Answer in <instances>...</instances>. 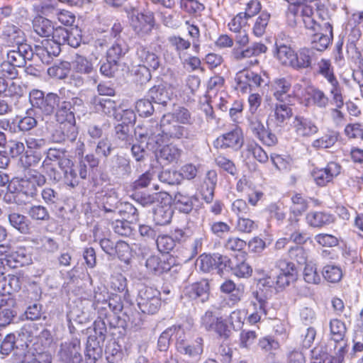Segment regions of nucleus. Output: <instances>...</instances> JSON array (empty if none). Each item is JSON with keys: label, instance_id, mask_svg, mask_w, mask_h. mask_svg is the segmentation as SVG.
I'll use <instances>...</instances> for the list:
<instances>
[{"label": "nucleus", "instance_id": "1", "mask_svg": "<svg viewBox=\"0 0 363 363\" xmlns=\"http://www.w3.org/2000/svg\"><path fill=\"white\" fill-rule=\"evenodd\" d=\"M46 182V179L42 174L34 172L21 179L16 187L13 195V201L18 205L25 204L28 199L33 198L37 194L38 186H42Z\"/></svg>", "mask_w": 363, "mask_h": 363}, {"label": "nucleus", "instance_id": "2", "mask_svg": "<svg viewBox=\"0 0 363 363\" xmlns=\"http://www.w3.org/2000/svg\"><path fill=\"white\" fill-rule=\"evenodd\" d=\"M130 26L135 35L143 38L149 35L155 25L152 13H142L134 6H128L124 8Z\"/></svg>", "mask_w": 363, "mask_h": 363}, {"label": "nucleus", "instance_id": "3", "mask_svg": "<svg viewBox=\"0 0 363 363\" xmlns=\"http://www.w3.org/2000/svg\"><path fill=\"white\" fill-rule=\"evenodd\" d=\"M236 89L242 93H247L253 88H264L269 85V79L265 72L257 73L250 69L238 72L235 77Z\"/></svg>", "mask_w": 363, "mask_h": 363}, {"label": "nucleus", "instance_id": "4", "mask_svg": "<svg viewBox=\"0 0 363 363\" xmlns=\"http://www.w3.org/2000/svg\"><path fill=\"white\" fill-rule=\"evenodd\" d=\"M61 98L55 93L50 92L45 95L44 92L33 89L29 94V101L35 109L45 116L55 113L56 108L60 106Z\"/></svg>", "mask_w": 363, "mask_h": 363}, {"label": "nucleus", "instance_id": "5", "mask_svg": "<svg viewBox=\"0 0 363 363\" xmlns=\"http://www.w3.org/2000/svg\"><path fill=\"white\" fill-rule=\"evenodd\" d=\"M136 301L143 313L155 314L161 306L160 292L155 288L143 286L138 291Z\"/></svg>", "mask_w": 363, "mask_h": 363}, {"label": "nucleus", "instance_id": "6", "mask_svg": "<svg viewBox=\"0 0 363 363\" xmlns=\"http://www.w3.org/2000/svg\"><path fill=\"white\" fill-rule=\"evenodd\" d=\"M4 247L5 249L1 252L0 262H2L1 267L6 272L7 269L18 268L28 265L31 262L30 255L25 248L21 247L15 251L10 252L9 246L4 245Z\"/></svg>", "mask_w": 363, "mask_h": 363}, {"label": "nucleus", "instance_id": "7", "mask_svg": "<svg viewBox=\"0 0 363 363\" xmlns=\"http://www.w3.org/2000/svg\"><path fill=\"white\" fill-rule=\"evenodd\" d=\"M97 45L102 46L100 40H96L94 45L89 46V50L91 52L90 58H87L80 54L74 55L72 62V67L75 72L80 74L89 75L96 71L94 64L98 60L99 55V53L95 52Z\"/></svg>", "mask_w": 363, "mask_h": 363}, {"label": "nucleus", "instance_id": "8", "mask_svg": "<svg viewBox=\"0 0 363 363\" xmlns=\"http://www.w3.org/2000/svg\"><path fill=\"white\" fill-rule=\"evenodd\" d=\"M201 325L206 331L213 332L223 339L230 336V330L225 320L212 311H206L201 316Z\"/></svg>", "mask_w": 363, "mask_h": 363}, {"label": "nucleus", "instance_id": "9", "mask_svg": "<svg viewBox=\"0 0 363 363\" xmlns=\"http://www.w3.org/2000/svg\"><path fill=\"white\" fill-rule=\"evenodd\" d=\"M230 259L220 254L207 255L202 254L197 259L199 269L203 272H210L216 270L218 274H222L223 271L230 267Z\"/></svg>", "mask_w": 363, "mask_h": 363}, {"label": "nucleus", "instance_id": "10", "mask_svg": "<svg viewBox=\"0 0 363 363\" xmlns=\"http://www.w3.org/2000/svg\"><path fill=\"white\" fill-rule=\"evenodd\" d=\"M162 143L170 139L186 138L187 130L172 119L169 114H164L161 118Z\"/></svg>", "mask_w": 363, "mask_h": 363}, {"label": "nucleus", "instance_id": "11", "mask_svg": "<svg viewBox=\"0 0 363 363\" xmlns=\"http://www.w3.org/2000/svg\"><path fill=\"white\" fill-rule=\"evenodd\" d=\"M57 357L62 363H81L82 356L80 341L78 339H73L62 343L57 352Z\"/></svg>", "mask_w": 363, "mask_h": 363}, {"label": "nucleus", "instance_id": "12", "mask_svg": "<svg viewBox=\"0 0 363 363\" xmlns=\"http://www.w3.org/2000/svg\"><path fill=\"white\" fill-rule=\"evenodd\" d=\"M90 104L97 112H101L108 117H113L116 121H120L121 104L108 98H101L98 96H94L90 99Z\"/></svg>", "mask_w": 363, "mask_h": 363}, {"label": "nucleus", "instance_id": "13", "mask_svg": "<svg viewBox=\"0 0 363 363\" xmlns=\"http://www.w3.org/2000/svg\"><path fill=\"white\" fill-rule=\"evenodd\" d=\"M0 39L9 47L26 43V37L23 30L18 26L7 22L2 28Z\"/></svg>", "mask_w": 363, "mask_h": 363}, {"label": "nucleus", "instance_id": "14", "mask_svg": "<svg viewBox=\"0 0 363 363\" xmlns=\"http://www.w3.org/2000/svg\"><path fill=\"white\" fill-rule=\"evenodd\" d=\"M60 47L49 38L42 40L34 47V57H38L43 64H50L55 57L60 55Z\"/></svg>", "mask_w": 363, "mask_h": 363}, {"label": "nucleus", "instance_id": "15", "mask_svg": "<svg viewBox=\"0 0 363 363\" xmlns=\"http://www.w3.org/2000/svg\"><path fill=\"white\" fill-rule=\"evenodd\" d=\"M311 48L314 51H323L330 44L333 35L332 24L325 23L323 28L319 30H311Z\"/></svg>", "mask_w": 363, "mask_h": 363}, {"label": "nucleus", "instance_id": "16", "mask_svg": "<svg viewBox=\"0 0 363 363\" xmlns=\"http://www.w3.org/2000/svg\"><path fill=\"white\" fill-rule=\"evenodd\" d=\"M244 143L242 131L239 128L219 136L215 141V146L221 149L240 150Z\"/></svg>", "mask_w": 363, "mask_h": 363}, {"label": "nucleus", "instance_id": "17", "mask_svg": "<svg viewBox=\"0 0 363 363\" xmlns=\"http://www.w3.org/2000/svg\"><path fill=\"white\" fill-rule=\"evenodd\" d=\"M33 57V50L27 43L16 45L15 49L7 52V60L18 66V67H24L26 60H31Z\"/></svg>", "mask_w": 363, "mask_h": 363}, {"label": "nucleus", "instance_id": "18", "mask_svg": "<svg viewBox=\"0 0 363 363\" xmlns=\"http://www.w3.org/2000/svg\"><path fill=\"white\" fill-rule=\"evenodd\" d=\"M267 47L261 42H254L245 48H234L231 51V56L235 61H242L244 59L257 57L266 53Z\"/></svg>", "mask_w": 363, "mask_h": 363}, {"label": "nucleus", "instance_id": "19", "mask_svg": "<svg viewBox=\"0 0 363 363\" xmlns=\"http://www.w3.org/2000/svg\"><path fill=\"white\" fill-rule=\"evenodd\" d=\"M341 171V166L336 162H329L325 168L314 169L312 176L315 183L320 186H325L336 177Z\"/></svg>", "mask_w": 363, "mask_h": 363}, {"label": "nucleus", "instance_id": "20", "mask_svg": "<svg viewBox=\"0 0 363 363\" xmlns=\"http://www.w3.org/2000/svg\"><path fill=\"white\" fill-rule=\"evenodd\" d=\"M184 295L190 299L198 300L202 303L206 302L210 295V286L207 279H201L184 289Z\"/></svg>", "mask_w": 363, "mask_h": 363}, {"label": "nucleus", "instance_id": "21", "mask_svg": "<svg viewBox=\"0 0 363 363\" xmlns=\"http://www.w3.org/2000/svg\"><path fill=\"white\" fill-rule=\"evenodd\" d=\"M173 94L172 87L167 84L155 85L147 92L148 97L153 102L161 104L163 106H167V103L172 100Z\"/></svg>", "mask_w": 363, "mask_h": 363}, {"label": "nucleus", "instance_id": "22", "mask_svg": "<svg viewBox=\"0 0 363 363\" xmlns=\"http://www.w3.org/2000/svg\"><path fill=\"white\" fill-rule=\"evenodd\" d=\"M78 135L76 124L67 123H60V125L52 133V140L55 143L74 142Z\"/></svg>", "mask_w": 363, "mask_h": 363}, {"label": "nucleus", "instance_id": "23", "mask_svg": "<svg viewBox=\"0 0 363 363\" xmlns=\"http://www.w3.org/2000/svg\"><path fill=\"white\" fill-rule=\"evenodd\" d=\"M107 166L111 174L118 177L128 176L132 171L130 160L120 155H114L108 160Z\"/></svg>", "mask_w": 363, "mask_h": 363}, {"label": "nucleus", "instance_id": "24", "mask_svg": "<svg viewBox=\"0 0 363 363\" xmlns=\"http://www.w3.org/2000/svg\"><path fill=\"white\" fill-rule=\"evenodd\" d=\"M293 123L295 132L301 137H311L318 132V126L308 118L296 116Z\"/></svg>", "mask_w": 363, "mask_h": 363}, {"label": "nucleus", "instance_id": "25", "mask_svg": "<svg viewBox=\"0 0 363 363\" xmlns=\"http://www.w3.org/2000/svg\"><path fill=\"white\" fill-rule=\"evenodd\" d=\"M292 205L290 208L291 216L289 219L293 229L296 230L298 222V217L301 216L308 209V202L299 194L291 197Z\"/></svg>", "mask_w": 363, "mask_h": 363}, {"label": "nucleus", "instance_id": "26", "mask_svg": "<svg viewBox=\"0 0 363 363\" xmlns=\"http://www.w3.org/2000/svg\"><path fill=\"white\" fill-rule=\"evenodd\" d=\"M136 56L140 62L143 64L139 66L146 67V68H149V69L151 68L153 70H156L160 65L159 57L142 45L137 46Z\"/></svg>", "mask_w": 363, "mask_h": 363}, {"label": "nucleus", "instance_id": "27", "mask_svg": "<svg viewBox=\"0 0 363 363\" xmlns=\"http://www.w3.org/2000/svg\"><path fill=\"white\" fill-rule=\"evenodd\" d=\"M177 351L186 355L192 362H197L203 352V340L199 337L193 345H187L185 342H179L177 345Z\"/></svg>", "mask_w": 363, "mask_h": 363}, {"label": "nucleus", "instance_id": "28", "mask_svg": "<svg viewBox=\"0 0 363 363\" xmlns=\"http://www.w3.org/2000/svg\"><path fill=\"white\" fill-rule=\"evenodd\" d=\"M291 84L286 78L275 79L272 84V90L275 99L280 102H286L290 97Z\"/></svg>", "mask_w": 363, "mask_h": 363}, {"label": "nucleus", "instance_id": "29", "mask_svg": "<svg viewBox=\"0 0 363 363\" xmlns=\"http://www.w3.org/2000/svg\"><path fill=\"white\" fill-rule=\"evenodd\" d=\"M55 112L56 120L59 123L76 124L74 108H72L70 102L61 101L60 99V106L56 108Z\"/></svg>", "mask_w": 363, "mask_h": 363}, {"label": "nucleus", "instance_id": "30", "mask_svg": "<svg viewBox=\"0 0 363 363\" xmlns=\"http://www.w3.org/2000/svg\"><path fill=\"white\" fill-rule=\"evenodd\" d=\"M314 55L315 52L313 49L306 48L300 49L298 52H295V59L291 67L296 70L311 67Z\"/></svg>", "mask_w": 363, "mask_h": 363}, {"label": "nucleus", "instance_id": "31", "mask_svg": "<svg viewBox=\"0 0 363 363\" xmlns=\"http://www.w3.org/2000/svg\"><path fill=\"white\" fill-rule=\"evenodd\" d=\"M101 207L105 212H115L118 208L119 200L113 191H102L97 196Z\"/></svg>", "mask_w": 363, "mask_h": 363}, {"label": "nucleus", "instance_id": "32", "mask_svg": "<svg viewBox=\"0 0 363 363\" xmlns=\"http://www.w3.org/2000/svg\"><path fill=\"white\" fill-rule=\"evenodd\" d=\"M33 28L34 32L39 36L50 38L54 32V26L49 19L38 16L33 21Z\"/></svg>", "mask_w": 363, "mask_h": 363}, {"label": "nucleus", "instance_id": "33", "mask_svg": "<svg viewBox=\"0 0 363 363\" xmlns=\"http://www.w3.org/2000/svg\"><path fill=\"white\" fill-rule=\"evenodd\" d=\"M275 45L277 48L276 56L278 60L284 65L292 67L295 59L294 50L289 45L280 41H277Z\"/></svg>", "mask_w": 363, "mask_h": 363}, {"label": "nucleus", "instance_id": "34", "mask_svg": "<svg viewBox=\"0 0 363 363\" xmlns=\"http://www.w3.org/2000/svg\"><path fill=\"white\" fill-rule=\"evenodd\" d=\"M301 16L305 27L311 30H317L320 28L318 21L314 18V6L312 4H299Z\"/></svg>", "mask_w": 363, "mask_h": 363}, {"label": "nucleus", "instance_id": "35", "mask_svg": "<svg viewBox=\"0 0 363 363\" xmlns=\"http://www.w3.org/2000/svg\"><path fill=\"white\" fill-rule=\"evenodd\" d=\"M182 150L176 145H167L162 147L159 152L158 159L164 164L177 162L180 156Z\"/></svg>", "mask_w": 363, "mask_h": 363}, {"label": "nucleus", "instance_id": "36", "mask_svg": "<svg viewBox=\"0 0 363 363\" xmlns=\"http://www.w3.org/2000/svg\"><path fill=\"white\" fill-rule=\"evenodd\" d=\"M145 266L150 272L155 274H161L171 269V264L169 262L162 260L157 255L150 256L145 262Z\"/></svg>", "mask_w": 363, "mask_h": 363}, {"label": "nucleus", "instance_id": "37", "mask_svg": "<svg viewBox=\"0 0 363 363\" xmlns=\"http://www.w3.org/2000/svg\"><path fill=\"white\" fill-rule=\"evenodd\" d=\"M128 51V45L123 39H118L114 41L106 52V57L109 60L118 62V60L123 57Z\"/></svg>", "mask_w": 363, "mask_h": 363}, {"label": "nucleus", "instance_id": "38", "mask_svg": "<svg viewBox=\"0 0 363 363\" xmlns=\"http://www.w3.org/2000/svg\"><path fill=\"white\" fill-rule=\"evenodd\" d=\"M104 341H99L96 335H89L87 339L85 356L89 359L95 362L101 354V344Z\"/></svg>", "mask_w": 363, "mask_h": 363}, {"label": "nucleus", "instance_id": "39", "mask_svg": "<svg viewBox=\"0 0 363 363\" xmlns=\"http://www.w3.org/2000/svg\"><path fill=\"white\" fill-rule=\"evenodd\" d=\"M140 138H147L149 140L160 144L162 143L161 122H150L145 126V130L139 133Z\"/></svg>", "mask_w": 363, "mask_h": 363}, {"label": "nucleus", "instance_id": "40", "mask_svg": "<svg viewBox=\"0 0 363 363\" xmlns=\"http://www.w3.org/2000/svg\"><path fill=\"white\" fill-rule=\"evenodd\" d=\"M345 347H341L337 357L330 356L326 352L318 353L316 350H312L313 363H342L344 361Z\"/></svg>", "mask_w": 363, "mask_h": 363}, {"label": "nucleus", "instance_id": "41", "mask_svg": "<svg viewBox=\"0 0 363 363\" xmlns=\"http://www.w3.org/2000/svg\"><path fill=\"white\" fill-rule=\"evenodd\" d=\"M276 104L274 108V117L277 126L282 127L285 121L293 116L291 108L285 102Z\"/></svg>", "mask_w": 363, "mask_h": 363}, {"label": "nucleus", "instance_id": "42", "mask_svg": "<svg viewBox=\"0 0 363 363\" xmlns=\"http://www.w3.org/2000/svg\"><path fill=\"white\" fill-rule=\"evenodd\" d=\"M308 223L313 227H322L333 222V218L330 214L323 212H310L306 216Z\"/></svg>", "mask_w": 363, "mask_h": 363}, {"label": "nucleus", "instance_id": "43", "mask_svg": "<svg viewBox=\"0 0 363 363\" xmlns=\"http://www.w3.org/2000/svg\"><path fill=\"white\" fill-rule=\"evenodd\" d=\"M172 215L171 207L158 206L154 211L153 220L156 225H165L171 222Z\"/></svg>", "mask_w": 363, "mask_h": 363}, {"label": "nucleus", "instance_id": "44", "mask_svg": "<svg viewBox=\"0 0 363 363\" xmlns=\"http://www.w3.org/2000/svg\"><path fill=\"white\" fill-rule=\"evenodd\" d=\"M175 208L184 213H190L194 206L192 198L189 196L178 192L175 194L174 199Z\"/></svg>", "mask_w": 363, "mask_h": 363}, {"label": "nucleus", "instance_id": "45", "mask_svg": "<svg viewBox=\"0 0 363 363\" xmlns=\"http://www.w3.org/2000/svg\"><path fill=\"white\" fill-rule=\"evenodd\" d=\"M9 220L10 224L21 233L26 234L29 233L30 222L25 216L17 213H13L9 214Z\"/></svg>", "mask_w": 363, "mask_h": 363}, {"label": "nucleus", "instance_id": "46", "mask_svg": "<svg viewBox=\"0 0 363 363\" xmlns=\"http://www.w3.org/2000/svg\"><path fill=\"white\" fill-rule=\"evenodd\" d=\"M330 337L336 342L343 340L347 328L344 322L338 319H333L330 321Z\"/></svg>", "mask_w": 363, "mask_h": 363}, {"label": "nucleus", "instance_id": "47", "mask_svg": "<svg viewBox=\"0 0 363 363\" xmlns=\"http://www.w3.org/2000/svg\"><path fill=\"white\" fill-rule=\"evenodd\" d=\"M246 156L248 157L252 155L255 159L261 163H265L268 161V155L262 147L255 142H250L247 144L244 150Z\"/></svg>", "mask_w": 363, "mask_h": 363}, {"label": "nucleus", "instance_id": "48", "mask_svg": "<svg viewBox=\"0 0 363 363\" xmlns=\"http://www.w3.org/2000/svg\"><path fill=\"white\" fill-rule=\"evenodd\" d=\"M322 274L327 281L337 283L340 281L342 277V271L340 266L330 264L323 267Z\"/></svg>", "mask_w": 363, "mask_h": 363}, {"label": "nucleus", "instance_id": "49", "mask_svg": "<svg viewBox=\"0 0 363 363\" xmlns=\"http://www.w3.org/2000/svg\"><path fill=\"white\" fill-rule=\"evenodd\" d=\"M41 196L44 202L51 208H57L62 203L60 193L50 187L42 190Z\"/></svg>", "mask_w": 363, "mask_h": 363}, {"label": "nucleus", "instance_id": "50", "mask_svg": "<svg viewBox=\"0 0 363 363\" xmlns=\"http://www.w3.org/2000/svg\"><path fill=\"white\" fill-rule=\"evenodd\" d=\"M309 96L314 106L319 108H326L330 103L329 97L326 94L318 88H312Z\"/></svg>", "mask_w": 363, "mask_h": 363}, {"label": "nucleus", "instance_id": "51", "mask_svg": "<svg viewBox=\"0 0 363 363\" xmlns=\"http://www.w3.org/2000/svg\"><path fill=\"white\" fill-rule=\"evenodd\" d=\"M13 301L11 299L9 301V305L0 308V328H5L10 325L14 318L16 316L17 313L11 307L13 306Z\"/></svg>", "mask_w": 363, "mask_h": 363}, {"label": "nucleus", "instance_id": "52", "mask_svg": "<svg viewBox=\"0 0 363 363\" xmlns=\"http://www.w3.org/2000/svg\"><path fill=\"white\" fill-rule=\"evenodd\" d=\"M167 114L172 116L174 121L181 124L191 125L194 121L190 111L183 106H179L172 113H168Z\"/></svg>", "mask_w": 363, "mask_h": 363}, {"label": "nucleus", "instance_id": "53", "mask_svg": "<svg viewBox=\"0 0 363 363\" xmlns=\"http://www.w3.org/2000/svg\"><path fill=\"white\" fill-rule=\"evenodd\" d=\"M106 307H108L109 309L116 314L120 312H123V314L128 317V321L130 322L132 324L138 325L139 323H135V320L133 318V314L131 315L128 314L127 310L125 309L123 303L121 301V298L118 296H115L114 297L108 298L106 305Z\"/></svg>", "mask_w": 363, "mask_h": 363}, {"label": "nucleus", "instance_id": "54", "mask_svg": "<svg viewBox=\"0 0 363 363\" xmlns=\"http://www.w3.org/2000/svg\"><path fill=\"white\" fill-rule=\"evenodd\" d=\"M317 65L318 73L324 77L329 83L337 80L330 60L321 59Z\"/></svg>", "mask_w": 363, "mask_h": 363}, {"label": "nucleus", "instance_id": "55", "mask_svg": "<svg viewBox=\"0 0 363 363\" xmlns=\"http://www.w3.org/2000/svg\"><path fill=\"white\" fill-rule=\"evenodd\" d=\"M338 133L335 131H329L321 138L313 142V147L315 148H328L334 145L337 141Z\"/></svg>", "mask_w": 363, "mask_h": 363}, {"label": "nucleus", "instance_id": "56", "mask_svg": "<svg viewBox=\"0 0 363 363\" xmlns=\"http://www.w3.org/2000/svg\"><path fill=\"white\" fill-rule=\"evenodd\" d=\"M269 19L270 14L265 11L262 12L256 18L252 28V33L255 36L261 37L264 34Z\"/></svg>", "mask_w": 363, "mask_h": 363}, {"label": "nucleus", "instance_id": "57", "mask_svg": "<svg viewBox=\"0 0 363 363\" xmlns=\"http://www.w3.org/2000/svg\"><path fill=\"white\" fill-rule=\"evenodd\" d=\"M155 240L158 250L162 253H169L176 245L172 235L159 234Z\"/></svg>", "mask_w": 363, "mask_h": 363}, {"label": "nucleus", "instance_id": "58", "mask_svg": "<svg viewBox=\"0 0 363 363\" xmlns=\"http://www.w3.org/2000/svg\"><path fill=\"white\" fill-rule=\"evenodd\" d=\"M330 94L332 98V104L337 108H342L344 106V99L342 96V87L338 80L330 82Z\"/></svg>", "mask_w": 363, "mask_h": 363}, {"label": "nucleus", "instance_id": "59", "mask_svg": "<svg viewBox=\"0 0 363 363\" xmlns=\"http://www.w3.org/2000/svg\"><path fill=\"white\" fill-rule=\"evenodd\" d=\"M276 268L278 269L279 274H282L288 277H297V269L295 264L285 259H279L275 264Z\"/></svg>", "mask_w": 363, "mask_h": 363}, {"label": "nucleus", "instance_id": "60", "mask_svg": "<svg viewBox=\"0 0 363 363\" xmlns=\"http://www.w3.org/2000/svg\"><path fill=\"white\" fill-rule=\"evenodd\" d=\"M28 215L35 220L46 221L50 219V214L46 207L34 205L28 210Z\"/></svg>", "mask_w": 363, "mask_h": 363}, {"label": "nucleus", "instance_id": "61", "mask_svg": "<svg viewBox=\"0 0 363 363\" xmlns=\"http://www.w3.org/2000/svg\"><path fill=\"white\" fill-rule=\"evenodd\" d=\"M161 194L160 193L147 194V193H135L133 199L143 206H149L157 202H159Z\"/></svg>", "mask_w": 363, "mask_h": 363}, {"label": "nucleus", "instance_id": "62", "mask_svg": "<svg viewBox=\"0 0 363 363\" xmlns=\"http://www.w3.org/2000/svg\"><path fill=\"white\" fill-rule=\"evenodd\" d=\"M110 288L117 292L127 291V279L121 273L113 274L111 276Z\"/></svg>", "mask_w": 363, "mask_h": 363}, {"label": "nucleus", "instance_id": "63", "mask_svg": "<svg viewBox=\"0 0 363 363\" xmlns=\"http://www.w3.org/2000/svg\"><path fill=\"white\" fill-rule=\"evenodd\" d=\"M270 219H274L278 225L283 223L286 218V211L284 207L277 204L271 203L267 208Z\"/></svg>", "mask_w": 363, "mask_h": 363}, {"label": "nucleus", "instance_id": "64", "mask_svg": "<svg viewBox=\"0 0 363 363\" xmlns=\"http://www.w3.org/2000/svg\"><path fill=\"white\" fill-rule=\"evenodd\" d=\"M158 177L160 182L169 185L178 184L181 182V174L175 170H162Z\"/></svg>", "mask_w": 363, "mask_h": 363}]
</instances>
